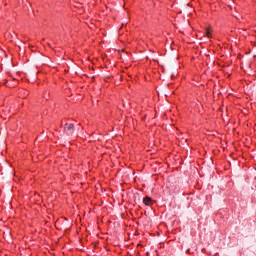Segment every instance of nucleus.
I'll use <instances>...</instances> for the list:
<instances>
[{
    "label": "nucleus",
    "instance_id": "2",
    "mask_svg": "<svg viewBox=\"0 0 256 256\" xmlns=\"http://www.w3.org/2000/svg\"><path fill=\"white\" fill-rule=\"evenodd\" d=\"M143 203L145 204V205H151V203H153V200L150 198V197H145L144 199H143Z\"/></svg>",
    "mask_w": 256,
    "mask_h": 256
},
{
    "label": "nucleus",
    "instance_id": "1",
    "mask_svg": "<svg viewBox=\"0 0 256 256\" xmlns=\"http://www.w3.org/2000/svg\"><path fill=\"white\" fill-rule=\"evenodd\" d=\"M64 131L69 135H73V131H75V125L66 123L64 125Z\"/></svg>",
    "mask_w": 256,
    "mask_h": 256
},
{
    "label": "nucleus",
    "instance_id": "3",
    "mask_svg": "<svg viewBox=\"0 0 256 256\" xmlns=\"http://www.w3.org/2000/svg\"><path fill=\"white\" fill-rule=\"evenodd\" d=\"M206 35L207 37H211V32L209 31V29H206Z\"/></svg>",
    "mask_w": 256,
    "mask_h": 256
}]
</instances>
